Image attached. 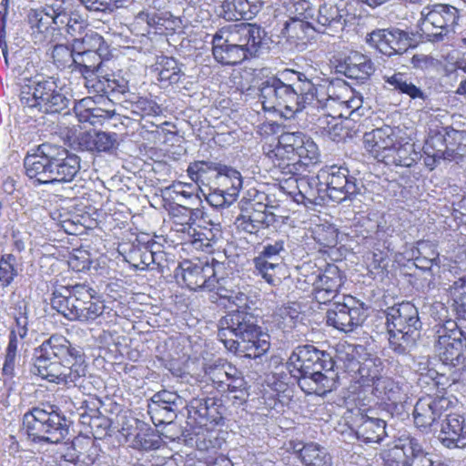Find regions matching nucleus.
I'll list each match as a JSON object with an SVG mask.
<instances>
[{
    "label": "nucleus",
    "instance_id": "f257e3e1",
    "mask_svg": "<svg viewBox=\"0 0 466 466\" xmlns=\"http://www.w3.org/2000/svg\"><path fill=\"white\" fill-rule=\"evenodd\" d=\"M258 91L263 109L280 111L287 119L294 117L315 101L320 102L316 85L305 74L291 69L263 80Z\"/></svg>",
    "mask_w": 466,
    "mask_h": 466
},
{
    "label": "nucleus",
    "instance_id": "f03ea898",
    "mask_svg": "<svg viewBox=\"0 0 466 466\" xmlns=\"http://www.w3.org/2000/svg\"><path fill=\"white\" fill-rule=\"evenodd\" d=\"M258 91L263 109L280 111L287 119L294 117L315 101L320 102L316 85L305 74L291 69L263 80Z\"/></svg>",
    "mask_w": 466,
    "mask_h": 466
},
{
    "label": "nucleus",
    "instance_id": "7ed1b4c3",
    "mask_svg": "<svg viewBox=\"0 0 466 466\" xmlns=\"http://www.w3.org/2000/svg\"><path fill=\"white\" fill-rule=\"evenodd\" d=\"M35 373L50 382L77 386L86 375L85 356L64 336L52 335L34 352Z\"/></svg>",
    "mask_w": 466,
    "mask_h": 466
},
{
    "label": "nucleus",
    "instance_id": "20e7f679",
    "mask_svg": "<svg viewBox=\"0 0 466 466\" xmlns=\"http://www.w3.org/2000/svg\"><path fill=\"white\" fill-rule=\"evenodd\" d=\"M288 365L292 377L307 394L324 396L338 387L339 375L333 358L311 344L296 347Z\"/></svg>",
    "mask_w": 466,
    "mask_h": 466
},
{
    "label": "nucleus",
    "instance_id": "39448f33",
    "mask_svg": "<svg viewBox=\"0 0 466 466\" xmlns=\"http://www.w3.org/2000/svg\"><path fill=\"white\" fill-rule=\"evenodd\" d=\"M24 167L35 185L69 183L78 175L81 159L63 146L46 142L27 152Z\"/></svg>",
    "mask_w": 466,
    "mask_h": 466
},
{
    "label": "nucleus",
    "instance_id": "423d86ee",
    "mask_svg": "<svg viewBox=\"0 0 466 466\" xmlns=\"http://www.w3.org/2000/svg\"><path fill=\"white\" fill-rule=\"evenodd\" d=\"M219 340L230 351L257 359L269 349L268 334L262 332L257 318L247 310H231L219 320Z\"/></svg>",
    "mask_w": 466,
    "mask_h": 466
},
{
    "label": "nucleus",
    "instance_id": "0eeeda50",
    "mask_svg": "<svg viewBox=\"0 0 466 466\" xmlns=\"http://www.w3.org/2000/svg\"><path fill=\"white\" fill-rule=\"evenodd\" d=\"M274 152V167L282 175H299L319 160L317 144L311 137L299 131L281 134Z\"/></svg>",
    "mask_w": 466,
    "mask_h": 466
},
{
    "label": "nucleus",
    "instance_id": "6e6552de",
    "mask_svg": "<svg viewBox=\"0 0 466 466\" xmlns=\"http://www.w3.org/2000/svg\"><path fill=\"white\" fill-rule=\"evenodd\" d=\"M390 348L398 355H407L420 338L422 322L418 309L409 301L385 310Z\"/></svg>",
    "mask_w": 466,
    "mask_h": 466
},
{
    "label": "nucleus",
    "instance_id": "1a4fd4ad",
    "mask_svg": "<svg viewBox=\"0 0 466 466\" xmlns=\"http://www.w3.org/2000/svg\"><path fill=\"white\" fill-rule=\"evenodd\" d=\"M23 425L34 442L56 444L68 436L72 421L57 406L42 404L24 414Z\"/></svg>",
    "mask_w": 466,
    "mask_h": 466
},
{
    "label": "nucleus",
    "instance_id": "9d476101",
    "mask_svg": "<svg viewBox=\"0 0 466 466\" xmlns=\"http://www.w3.org/2000/svg\"><path fill=\"white\" fill-rule=\"evenodd\" d=\"M96 290L86 284L61 287L53 292L51 306L69 320L87 322L103 314L104 305L92 301Z\"/></svg>",
    "mask_w": 466,
    "mask_h": 466
},
{
    "label": "nucleus",
    "instance_id": "9b49d317",
    "mask_svg": "<svg viewBox=\"0 0 466 466\" xmlns=\"http://www.w3.org/2000/svg\"><path fill=\"white\" fill-rule=\"evenodd\" d=\"M460 17L457 7L446 4H435L422 8L418 25L427 41L438 43L448 38L451 33H455Z\"/></svg>",
    "mask_w": 466,
    "mask_h": 466
},
{
    "label": "nucleus",
    "instance_id": "f8f14e48",
    "mask_svg": "<svg viewBox=\"0 0 466 466\" xmlns=\"http://www.w3.org/2000/svg\"><path fill=\"white\" fill-rule=\"evenodd\" d=\"M323 190L330 200L342 203L352 201L361 194L363 184L350 174L345 166H327L319 170Z\"/></svg>",
    "mask_w": 466,
    "mask_h": 466
},
{
    "label": "nucleus",
    "instance_id": "ddd939ff",
    "mask_svg": "<svg viewBox=\"0 0 466 466\" xmlns=\"http://www.w3.org/2000/svg\"><path fill=\"white\" fill-rule=\"evenodd\" d=\"M435 350L440 360L452 367L466 360V334L453 320H447L436 332Z\"/></svg>",
    "mask_w": 466,
    "mask_h": 466
},
{
    "label": "nucleus",
    "instance_id": "4468645a",
    "mask_svg": "<svg viewBox=\"0 0 466 466\" xmlns=\"http://www.w3.org/2000/svg\"><path fill=\"white\" fill-rule=\"evenodd\" d=\"M286 238H279L266 243L262 250L254 258L253 263L258 273L271 286H278L281 282L278 271L281 269L284 258L287 254Z\"/></svg>",
    "mask_w": 466,
    "mask_h": 466
},
{
    "label": "nucleus",
    "instance_id": "2eb2a0df",
    "mask_svg": "<svg viewBox=\"0 0 466 466\" xmlns=\"http://www.w3.org/2000/svg\"><path fill=\"white\" fill-rule=\"evenodd\" d=\"M365 311L363 304H360L353 297H344L343 302L335 301L327 310V324L340 331H353L365 320Z\"/></svg>",
    "mask_w": 466,
    "mask_h": 466
},
{
    "label": "nucleus",
    "instance_id": "dca6fc26",
    "mask_svg": "<svg viewBox=\"0 0 466 466\" xmlns=\"http://www.w3.org/2000/svg\"><path fill=\"white\" fill-rule=\"evenodd\" d=\"M217 32L236 47L246 49L243 51L248 58L257 56L265 35L260 26L249 23L223 26Z\"/></svg>",
    "mask_w": 466,
    "mask_h": 466
},
{
    "label": "nucleus",
    "instance_id": "f3484780",
    "mask_svg": "<svg viewBox=\"0 0 466 466\" xmlns=\"http://www.w3.org/2000/svg\"><path fill=\"white\" fill-rule=\"evenodd\" d=\"M453 401L443 395H426L420 397L413 410V418L416 427L423 431L430 430L436 422L451 410Z\"/></svg>",
    "mask_w": 466,
    "mask_h": 466
},
{
    "label": "nucleus",
    "instance_id": "a211bd4d",
    "mask_svg": "<svg viewBox=\"0 0 466 466\" xmlns=\"http://www.w3.org/2000/svg\"><path fill=\"white\" fill-rule=\"evenodd\" d=\"M222 267L223 265L214 258L211 262L200 259L197 262L185 261L182 265V279L190 289L212 290L216 289V283H218V268Z\"/></svg>",
    "mask_w": 466,
    "mask_h": 466
},
{
    "label": "nucleus",
    "instance_id": "6ab92c4d",
    "mask_svg": "<svg viewBox=\"0 0 466 466\" xmlns=\"http://www.w3.org/2000/svg\"><path fill=\"white\" fill-rule=\"evenodd\" d=\"M186 400L175 391L167 390L155 393L147 405V412L156 426L174 421L177 412L186 407Z\"/></svg>",
    "mask_w": 466,
    "mask_h": 466
},
{
    "label": "nucleus",
    "instance_id": "aec40b11",
    "mask_svg": "<svg viewBox=\"0 0 466 466\" xmlns=\"http://www.w3.org/2000/svg\"><path fill=\"white\" fill-rule=\"evenodd\" d=\"M268 207L260 202L250 205L249 208L241 211L235 221L237 228L240 231L257 234L260 229L268 228L274 225L277 216Z\"/></svg>",
    "mask_w": 466,
    "mask_h": 466
},
{
    "label": "nucleus",
    "instance_id": "412c9836",
    "mask_svg": "<svg viewBox=\"0 0 466 466\" xmlns=\"http://www.w3.org/2000/svg\"><path fill=\"white\" fill-rule=\"evenodd\" d=\"M334 65L337 73L353 79H368L375 71L371 59L357 51L339 56Z\"/></svg>",
    "mask_w": 466,
    "mask_h": 466
},
{
    "label": "nucleus",
    "instance_id": "4be33fe9",
    "mask_svg": "<svg viewBox=\"0 0 466 466\" xmlns=\"http://www.w3.org/2000/svg\"><path fill=\"white\" fill-rule=\"evenodd\" d=\"M345 280L338 266L329 264L313 282L315 299L319 303H327L334 299Z\"/></svg>",
    "mask_w": 466,
    "mask_h": 466
},
{
    "label": "nucleus",
    "instance_id": "5701e85b",
    "mask_svg": "<svg viewBox=\"0 0 466 466\" xmlns=\"http://www.w3.org/2000/svg\"><path fill=\"white\" fill-rule=\"evenodd\" d=\"M440 439L447 448L466 447V418L451 410L441 422Z\"/></svg>",
    "mask_w": 466,
    "mask_h": 466
},
{
    "label": "nucleus",
    "instance_id": "b1692460",
    "mask_svg": "<svg viewBox=\"0 0 466 466\" xmlns=\"http://www.w3.org/2000/svg\"><path fill=\"white\" fill-rule=\"evenodd\" d=\"M188 412L198 416L200 423L205 425L209 422L214 425L224 423V416L227 408L223 405L222 400L215 397L194 398L190 400Z\"/></svg>",
    "mask_w": 466,
    "mask_h": 466
},
{
    "label": "nucleus",
    "instance_id": "393cba45",
    "mask_svg": "<svg viewBox=\"0 0 466 466\" xmlns=\"http://www.w3.org/2000/svg\"><path fill=\"white\" fill-rule=\"evenodd\" d=\"M91 82L86 88L89 94L105 96L110 100L116 98L118 95H125L129 92L128 81L116 73H100Z\"/></svg>",
    "mask_w": 466,
    "mask_h": 466
},
{
    "label": "nucleus",
    "instance_id": "a878e982",
    "mask_svg": "<svg viewBox=\"0 0 466 466\" xmlns=\"http://www.w3.org/2000/svg\"><path fill=\"white\" fill-rule=\"evenodd\" d=\"M57 78L37 75L30 80L21 92L20 100L25 106L35 108L38 102L45 101L46 96L56 88Z\"/></svg>",
    "mask_w": 466,
    "mask_h": 466
},
{
    "label": "nucleus",
    "instance_id": "bb28decb",
    "mask_svg": "<svg viewBox=\"0 0 466 466\" xmlns=\"http://www.w3.org/2000/svg\"><path fill=\"white\" fill-rule=\"evenodd\" d=\"M76 51L75 64L72 72H78L84 79L86 88L95 80L100 73H103V61L101 53Z\"/></svg>",
    "mask_w": 466,
    "mask_h": 466
},
{
    "label": "nucleus",
    "instance_id": "cd10ccee",
    "mask_svg": "<svg viewBox=\"0 0 466 466\" xmlns=\"http://www.w3.org/2000/svg\"><path fill=\"white\" fill-rule=\"evenodd\" d=\"M354 423L356 438L365 443H380L387 435L384 420L360 414Z\"/></svg>",
    "mask_w": 466,
    "mask_h": 466
},
{
    "label": "nucleus",
    "instance_id": "c85d7f7f",
    "mask_svg": "<svg viewBox=\"0 0 466 466\" xmlns=\"http://www.w3.org/2000/svg\"><path fill=\"white\" fill-rule=\"evenodd\" d=\"M212 55L223 66H235L248 59L243 48H238L224 39L218 32L212 37Z\"/></svg>",
    "mask_w": 466,
    "mask_h": 466
},
{
    "label": "nucleus",
    "instance_id": "c756f323",
    "mask_svg": "<svg viewBox=\"0 0 466 466\" xmlns=\"http://www.w3.org/2000/svg\"><path fill=\"white\" fill-rule=\"evenodd\" d=\"M221 9L220 15L226 20H249L259 11V5L249 0H225Z\"/></svg>",
    "mask_w": 466,
    "mask_h": 466
},
{
    "label": "nucleus",
    "instance_id": "7c9ffc66",
    "mask_svg": "<svg viewBox=\"0 0 466 466\" xmlns=\"http://www.w3.org/2000/svg\"><path fill=\"white\" fill-rule=\"evenodd\" d=\"M294 450L304 466H331V457L325 448L317 443H299L294 446Z\"/></svg>",
    "mask_w": 466,
    "mask_h": 466
},
{
    "label": "nucleus",
    "instance_id": "2f4dec72",
    "mask_svg": "<svg viewBox=\"0 0 466 466\" xmlns=\"http://www.w3.org/2000/svg\"><path fill=\"white\" fill-rule=\"evenodd\" d=\"M299 175H289L288 178H283L286 182L296 184L299 195L304 198L313 203L316 202L318 198H322V194L325 193L321 179H319V172L316 177H299Z\"/></svg>",
    "mask_w": 466,
    "mask_h": 466
},
{
    "label": "nucleus",
    "instance_id": "473e14b6",
    "mask_svg": "<svg viewBox=\"0 0 466 466\" xmlns=\"http://www.w3.org/2000/svg\"><path fill=\"white\" fill-rule=\"evenodd\" d=\"M137 424L135 434L127 433V438L133 436L132 447L138 451H149L157 450L161 445V439L148 425L135 420Z\"/></svg>",
    "mask_w": 466,
    "mask_h": 466
},
{
    "label": "nucleus",
    "instance_id": "72a5a7b5",
    "mask_svg": "<svg viewBox=\"0 0 466 466\" xmlns=\"http://www.w3.org/2000/svg\"><path fill=\"white\" fill-rule=\"evenodd\" d=\"M74 103V111L78 121L81 123H89L92 126L102 124L109 117V111L104 110L94 106V101L86 97Z\"/></svg>",
    "mask_w": 466,
    "mask_h": 466
},
{
    "label": "nucleus",
    "instance_id": "f704fd0d",
    "mask_svg": "<svg viewBox=\"0 0 466 466\" xmlns=\"http://www.w3.org/2000/svg\"><path fill=\"white\" fill-rule=\"evenodd\" d=\"M219 192L228 195L230 200H237L242 187V177L240 173L225 165L218 174L216 175Z\"/></svg>",
    "mask_w": 466,
    "mask_h": 466
},
{
    "label": "nucleus",
    "instance_id": "c9c22d12",
    "mask_svg": "<svg viewBox=\"0 0 466 466\" xmlns=\"http://www.w3.org/2000/svg\"><path fill=\"white\" fill-rule=\"evenodd\" d=\"M343 3L331 5L323 4L319 5L317 23L320 28L315 29L316 31H322L327 26H333L336 25H343L345 24V16L347 11L343 7Z\"/></svg>",
    "mask_w": 466,
    "mask_h": 466
},
{
    "label": "nucleus",
    "instance_id": "e433bc0d",
    "mask_svg": "<svg viewBox=\"0 0 466 466\" xmlns=\"http://www.w3.org/2000/svg\"><path fill=\"white\" fill-rule=\"evenodd\" d=\"M72 100L64 92L63 87H59L56 84L55 91H50L45 97V101L38 102L35 108L46 114L62 113L68 109Z\"/></svg>",
    "mask_w": 466,
    "mask_h": 466
},
{
    "label": "nucleus",
    "instance_id": "4c0bfd02",
    "mask_svg": "<svg viewBox=\"0 0 466 466\" xmlns=\"http://www.w3.org/2000/svg\"><path fill=\"white\" fill-rule=\"evenodd\" d=\"M384 79L395 90L409 96L413 100L425 102L428 99L427 94L415 86L404 74L395 73L390 76H384Z\"/></svg>",
    "mask_w": 466,
    "mask_h": 466
},
{
    "label": "nucleus",
    "instance_id": "58836bf2",
    "mask_svg": "<svg viewBox=\"0 0 466 466\" xmlns=\"http://www.w3.org/2000/svg\"><path fill=\"white\" fill-rule=\"evenodd\" d=\"M445 145H447V160H456L464 154L466 147V131L456 130L451 127H444Z\"/></svg>",
    "mask_w": 466,
    "mask_h": 466
},
{
    "label": "nucleus",
    "instance_id": "ea45409f",
    "mask_svg": "<svg viewBox=\"0 0 466 466\" xmlns=\"http://www.w3.org/2000/svg\"><path fill=\"white\" fill-rule=\"evenodd\" d=\"M412 252L415 266L423 271L430 270L439 260V252L430 241H418Z\"/></svg>",
    "mask_w": 466,
    "mask_h": 466
},
{
    "label": "nucleus",
    "instance_id": "a19ab883",
    "mask_svg": "<svg viewBox=\"0 0 466 466\" xmlns=\"http://www.w3.org/2000/svg\"><path fill=\"white\" fill-rule=\"evenodd\" d=\"M76 11L73 0H54L50 5L46 6V17L60 29L69 16Z\"/></svg>",
    "mask_w": 466,
    "mask_h": 466
},
{
    "label": "nucleus",
    "instance_id": "79ce46f5",
    "mask_svg": "<svg viewBox=\"0 0 466 466\" xmlns=\"http://www.w3.org/2000/svg\"><path fill=\"white\" fill-rule=\"evenodd\" d=\"M408 446V438L399 440L394 446L384 450L381 452V458L385 466H406L409 453L406 451Z\"/></svg>",
    "mask_w": 466,
    "mask_h": 466
},
{
    "label": "nucleus",
    "instance_id": "37998d69",
    "mask_svg": "<svg viewBox=\"0 0 466 466\" xmlns=\"http://www.w3.org/2000/svg\"><path fill=\"white\" fill-rule=\"evenodd\" d=\"M453 310L459 321H466V276L460 278L451 286Z\"/></svg>",
    "mask_w": 466,
    "mask_h": 466
},
{
    "label": "nucleus",
    "instance_id": "c03bdc74",
    "mask_svg": "<svg viewBox=\"0 0 466 466\" xmlns=\"http://www.w3.org/2000/svg\"><path fill=\"white\" fill-rule=\"evenodd\" d=\"M406 451L409 453L406 466H432L431 454L425 451L420 442L414 437H408Z\"/></svg>",
    "mask_w": 466,
    "mask_h": 466
},
{
    "label": "nucleus",
    "instance_id": "a18cd8bd",
    "mask_svg": "<svg viewBox=\"0 0 466 466\" xmlns=\"http://www.w3.org/2000/svg\"><path fill=\"white\" fill-rule=\"evenodd\" d=\"M156 70L158 72V79L169 84H177L183 75L177 61L168 56L161 57Z\"/></svg>",
    "mask_w": 466,
    "mask_h": 466
},
{
    "label": "nucleus",
    "instance_id": "49530a36",
    "mask_svg": "<svg viewBox=\"0 0 466 466\" xmlns=\"http://www.w3.org/2000/svg\"><path fill=\"white\" fill-rule=\"evenodd\" d=\"M169 14H158L157 12L141 11L136 16L137 24L146 23L149 28L154 29L156 34H163L165 30L169 29V23H175L170 21Z\"/></svg>",
    "mask_w": 466,
    "mask_h": 466
},
{
    "label": "nucleus",
    "instance_id": "de8ad7c7",
    "mask_svg": "<svg viewBox=\"0 0 466 466\" xmlns=\"http://www.w3.org/2000/svg\"><path fill=\"white\" fill-rule=\"evenodd\" d=\"M105 41L98 33L90 30L83 36H78L73 40V46L76 51L97 52L104 51Z\"/></svg>",
    "mask_w": 466,
    "mask_h": 466
},
{
    "label": "nucleus",
    "instance_id": "09e8293b",
    "mask_svg": "<svg viewBox=\"0 0 466 466\" xmlns=\"http://www.w3.org/2000/svg\"><path fill=\"white\" fill-rule=\"evenodd\" d=\"M76 51L74 46L69 47L66 45H56L51 51L53 63L56 66L63 70L65 68H74Z\"/></svg>",
    "mask_w": 466,
    "mask_h": 466
},
{
    "label": "nucleus",
    "instance_id": "8fccbe9b",
    "mask_svg": "<svg viewBox=\"0 0 466 466\" xmlns=\"http://www.w3.org/2000/svg\"><path fill=\"white\" fill-rule=\"evenodd\" d=\"M390 48L393 55H400L413 47V38L399 28H389Z\"/></svg>",
    "mask_w": 466,
    "mask_h": 466
},
{
    "label": "nucleus",
    "instance_id": "3c124183",
    "mask_svg": "<svg viewBox=\"0 0 466 466\" xmlns=\"http://www.w3.org/2000/svg\"><path fill=\"white\" fill-rule=\"evenodd\" d=\"M224 166V164L212 160L195 161L189 164L187 172L192 180L198 182L209 171H216L218 174Z\"/></svg>",
    "mask_w": 466,
    "mask_h": 466
},
{
    "label": "nucleus",
    "instance_id": "603ef678",
    "mask_svg": "<svg viewBox=\"0 0 466 466\" xmlns=\"http://www.w3.org/2000/svg\"><path fill=\"white\" fill-rule=\"evenodd\" d=\"M366 42L372 47L379 50L381 54L388 56H393V51L390 48L389 28L376 29L366 36Z\"/></svg>",
    "mask_w": 466,
    "mask_h": 466
},
{
    "label": "nucleus",
    "instance_id": "864d4df0",
    "mask_svg": "<svg viewBox=\"0 0 466 466\" xmlns=\"http://www.w3.org/2000/svg\"><path fill=\"white\" fill-rule=\"evenodd\" d=\"M313 28L309 22L300 17L291 18L285 23L284 34L289 38L303 40L308 35V30Z\"/></svg>",
    "mask_w": 466,
    "mask_h": 466
},
{
    "label": "nucleus",
    "instance_id": "5fc2aeb1",
    "mask_svg": "<svg viewBox=\"0 0 466 466\" xmlns=\"http://www.w3.org/2000/svg\"><path fill=\"white\" fill-rule=\"evenodd\" d=\"M16 258L13 254L3 255L0 258V282L8 287L17 276Z\"/></svg>",
    "mask_w": 466,
    "mask_h": 466
},
{
    "label": "nucleus",
    "instance_id": "6e6d98bb",
    "mask_svg": "<svg viewBox=\"0 0 466 466\" xmlns=\"http://www.w3.org/2000/svg\"><path fill=\"white\" fill-rule=\"evenodd\" d=\"M445 133L444 127L431 135L423 146L424 154L441 155V157L446 158L447 145H445Z\"/></svg>",
    "mask_w": 466,
    "mask_h": 466
},
{
    "label": "nucleus",
    "instance_id": "4d7b16f0",
    "mask_svg": "<svg viewBox=\"0 0 466 466\" xmlns=\"http://www.w3.org/2000/svg\"><path fill=\"white\" fill-rule=\"evenodd\" d=\"M369 368V362H366L364 363L363 367H361L360 369V373L361 375L364 377L366 376L367 378H369V380L370 381H372L373 385H374V390L376 391H380V389H383V390H387L389 389V392L385 391V394H387V399L389 400H393V394H394V391H393V382L390 381L389 379L387 378H380L379 376V370H374L372 372H367L366 374L364 373L365 370Z\"/></svg>",
    "mask_w": 466,
    "mask_h": 466
},
{
    "label": "nucleus",
    "instance_id": "13d9d810",
    "mask_svg": "<svg viewBox=\"0 0 466 466\" xmlns=\"http://www.w3.org/2000/svg\"><path fill=\"white\" fill-rule=\"evenodd\" d=\"M377 157L385 151L391 150L395 146V137L392 128L385 126L377 128Z\"/></svg>",
    "mask_w": 466,
    "mask_h": 466
},
{
    "label": "nucleus",
    "instance_id": "bf43d9fd",
    "mask_svg": "<svg viewBox=\"0 0 466 466\" xmlns=\"http://www.w3.org/2000/svg\"><path fill=\"white\" fill-rule=\"evenodd\" d=\"M226 391L229 393H234L232 399L238 404H242L246 402L248 393L247 390V382L244 380L243 377H238L233 380H228L226 385Z\"/></svg>",
    "mask_w": 466,
    "mask_h": 466
},
{
    "label": "nucleus",
    "instance_id": "052dcab7",
    "mask_svg": "<svg viewBox=\"0 0 466 466\" xmlns=\"http://www.w3.org/2000/svg\"><path fill=\"white\" fill-rule=\"evenodd\" d=\"M66 29V32L70 35L74 39L82 35L84 31L87 27L86 20L80 15L78 11L69 16L67 22L62 25V28Z\"/></svg>",
    "mask_w": 466,
    "mask_h": 466
},
{
    "label": "nucleus",
    "instance_id": "680f3d73",
    "mask_svg": "<svg viewBox=\"0 0 466 466\" xmlns=\"http://www.w3.org/2000/svg\"><path fill=\"white\" fill-rule=\"evenodd\" d=\"M160 111L159 106L147 97H138L132 103V112L141 116L158 115Z\"/></svg>",
    "mask_w": 466,
    "mask_h": 466
},
{
    "label": "nucleus",
    "instance_id": "e2e57ef3",
    "mask_svg": "<svg viewBox=\"0 0 466 466\" xmlns=\"http://www.w3.org/2000/svg\"><path fill=\"white\" fill-rule=\"evenodd\" d=\"M96 152H110L117 147V135L116 133L95 132Z\"/></svg>",
    "mask_w": 466,
    "mask_h": 466
},
{
    "label": "nucleus",
    "instance_id": "0e129e2a",
    "mask_svg": "<svg viewBox=\"0 0 466 466\" xmlns=\"http://www.w3.org/2000/svg\"><path fill=\"white\" fill-rule=\"evenodd\" d=\"M206 374L218 391L226 392V385L228 381L227 371L219 364L210 365L206 369Z\"/></svg>",
    "mask_w": 466,
    "mask_h": 466
},
{
    "label": "nucleus",
    "instance_id": "69168bd1",
    "mask_svg": "<svg viewBox=\"0 0 466 466\" xmlns=\"http://www.w3.org/2000/svg\"><path fill=\"white\" fill-rule=\"evenodd\" d=\"M46 16V8L45 9H30L27 14V22L32 28H36L42 31L44 28H47L48 22L45 21Z\"/></svg>",
    "mask_w": 466,
    "mask_h": 466
},
{
    "label": "nucleus",
    "instance_id": "338daca9",
    "mask_svg": "<svg viewBox=\"0 0 466 466\" xmlns=\"http://www.w3.org/2000/svg\"><path fill=\"white\" fill-rule=\"evenodd\" d=\"M82 441L75 438L70 443H66V451L61 454V459L66 462L76 464L79 461L81 451L78 450Z\"/></svg>",
    "mask_w": 466,
    "mask_h": 466
},
{
    "label": "nucleus",
    "instance_id": "774afa93",
    "mask_svg": "<svg viewBox=\"0 0 466 466\" xmlns=\"http://www.w3.org/2000/svg\"><path fill=\"white\" fill-rule=\"evenodd\" d=\"M208 203L216 208H222L230 206L236 200H230L228 195L219 192V188L214 189L206 198Z\"/></svg>",
    "mask_w": 466,
    "mask_h": 466
}]
</instances>
